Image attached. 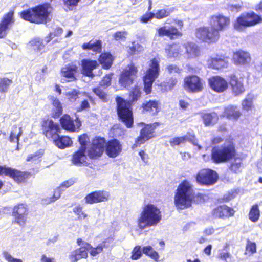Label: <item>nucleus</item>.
<instances>
[{
    "mask_svg": "<svg viewBox=\"0 0 262 262\" xmlns=\"http://www.w3.org/2000/svg\"><path fill=\"white\" fill-rule=\"evenodd\" d=\"M105 144L106 154L111 158L117 157L122 151V145L118 140L112 139L106 143L104 138L96 137L88 150V155L90 158H98L101 156Z\"/></svg>",
    "mask_w": 262,
    "mask_h": 262,
    "instance_id": "nucleus-1",
    "label": "nucleus"
},
{
    "mask_svg": "<svg viewBox=\"0 0 262 262\" xmlns=\"http://www.w3.org/2000/svg\"><path fill=\"white\" fill-rule=\"evenodd\" d=\"M162 220V214L159 208L152 204L145 205L138 219L139 228L144 229L146 228L156 226Z\"/></svg>",
    "mask_w": 262,
    "mask_h": 262,
    "instance_id": "nucleus-2",
    "label": "nucleus"
},
{
    "mask_svg": "<svg viewBox=\"0 0 262 262\" xmlns=\"http://www.w3.org/2000/svg\"><path fill=\"white\" fill-rule=\"evenodd\" d=\"M194 198L193 185L187 180L183 181L178 186L174 195L176 206L180 209L190 207Z\"/></svg>",
    "mask_w": 262,
    "mask_h": 262,
    "instance_id": "nucleus-3",
    "label": "nucleus"
},
{
    "mask_svg": "<svg viewBox=\"0 0 262 262\" xmlns=\"http://www.w3.org/2000/svg\"><path fill=\"white\" fill-rule=\"evenodd\" d=\"M51 11L50 5L45 3L24 11L21 16L26 20L36 24H43L46 23Z\"/></svg>",
    "mask_w": 262,
    "mask_h": 262,
    "instance_id": "nucleus-4",
    "label": "nucleus"
},
{
    "mask_svg": "<svg viewBox=\"0 0 262 262\" xmlns=\"http://www.w3.org/2000/svg\"><path fill=\"white\" fill-rule=\"evenodd\" d=\"M117 103V113L120 119L124 123L127 127L129 128L133 124V113L131 104L120 97L116 98Z\"/></svg>",
    "mask_w": 262,
    "mask_h": 262,
    "instance_id": "nucleus-5",
    "label": "nucleus"
},
{
    "mask_svg": "<svg viewBox=\"0 0 262 262\" xmlns=\"http://www.w3.org/2000/svg\"><path fill=\"white\" fill-rule=\"evenodd\" d=\"M262 23L261 16L254 12L242 13L236 18L234 28L238 31H243L247 27L254 26Z\"/></svg>",
    "mask_w": 262,
    "mask_h": 262,
    "instance_id": "nucleus-6",
    "label": "nucleus"
},
{
    "mask_svg": "<svg viewBox=\"0 0 262 262\" xmlns=\"http://www.w3.org/2000/svg\"><path fill=\"white\" fill-rule=\"evenodd\" d=\"M159 61L156 58L151 59L150 61L149 68L146 70L143 77L144 90L146 94L151 92L153 82L159 75L160 67Z\"/></svg>",
    "mask_w": 262,
    "mask_h": 262,
    "instance_id": "nucleus-7",
    "label": "nucleus"
},
{
    "mask_svg": "<svg viewBox=\"0 0 262 262\" xmlns=\"http://www.w3.org/2000/svg\"><path fill=\"white\" fill-rule=\"evenodd\" d=\"M234 153V148L231 144L214 147L212 149L211 160L216 163L225 162L231 159Z\"/></svg>",
    "mask_w": 262,
    "mask_h": 262,
    "instance_id": "nucleus-8",
    "label": "nucleus"
},
{
    "mask_svg": "<svg viewBox=\"0 0 262 262\" xmlns=\"http://www.w3.org/2000/svg\"><path fill=\"white\" fill-rule=\"evenodd\" d=\"M195 36L199 39L211 43L218 41L220 32L212 27H202L196 29Z\"/></svg>",
    "mask_w": 262,
    "mask_h": 262,
    "instance_id": "nucleus-9",
    "label": "nucleus"
},
{
    "mask_svg": "<svg viewBox=\"0 0 262 262\" xmlns=\"http://www.w3.org/2000/svg\"><path fill=\"white\" fill-rule=\"evenodd\" d=\"M77 244L80 248L72 251L68 256L70 262H77L82 258H86L88 256V252L91 248V245L81 239H78Z\"/></svg>",
    "mask_w": 262,
    "mask_h": 262,
    "instance_id": "nucleus-10",
    "label": "nucleus"
},
{
    "mask_svg": "<svg viewBox=\"0 0 262 262\" xmlns=\"http://www.w3.org/2000/svg\"><path fill=\"white\" fill-rule=\"evenodd\" d=\"M198 183L201 185H210L214 184L217 180L216 172L209 169L200 170L196 177Z\"/></svg>",
    "mask_w": 262,
    "mask_h": 262,
    "instance_id": "nucleus-11",
    "label": "nucleus"
},
{
    "mask_svg": "<svg viewBox=\"0 0 262 262\" xmlns=\"http://www.w3.org/2000/svg\"><path fill=\"white\" fill-rule=\"evenodd\" d=\"M137 68L133 64L128 65L123 70L119 78V82L123 87L130 85L136 76Z\"/></svg>",
    "mask_w": 262,
    "mask_h": 262,
    "instance_id": "nucleus-12",
    "label": "nucleus"
},
{
    "mask_svg": "<svg viewBox=\"0 0 262 262\" xmlns=\"http://www.w3.org/2000/svg\"><path fill=\"white\" fill-rule=\"evenodd\" d=\"M184 82V88L188 92L197 93L203 89V81L196 76L186 77Z\"/></svg>",
    "mask_w": 262,
    "mask_h": 262,
    "instance_id": "nucleus-13",
    "label": "nucleus"
},
{
    "mask_svg": "<svg viewBox=\"0 0 262 262\" xmlns=\"http://www.w3.org/2000/svg\"><path fill=\"white\" fill-rule=\"evenodd\" d=\"M230 18L223 15L219 14L213 15L210 20V25L220 32L225 30L229 26Z\"/></svg>",
    "mask_w": 262,
    "mask_h": 262,
    "instance_id": "nucleus-14",
    "label": "nucleus"
},
{
    "mask_svg": "<svg viewBox=\"0 0 262 262\" xmlns=\"http://www.w3.org/2000/svg\"><path fill=\"white\" fill-rule=\"evenodd\" d=\"M208 84L212 90L219 93L224 92L228 87L227 81L219 76H212L209 78L208 79Z\"/></svg>",
    "mask_w": 262,
    "mask_h": 262,
    "instance_id": "nucleus-15",
    "label": "nucleus"
},
{
    "mask_svg": "<svg viewBox=\"0 0 262 262\" xmlns=\"http://www.w3.org/2000/svg\"><path fill=\"white\" fill-rule=\"evenodd\" d=\"M13 215L16 223L20 226L24 225L27 219V206L24 204L15 206L13 208Z\"/></svg>",
    "mask_w": 262,
    "mask_h": 262,
    "instance_id": "nucleus-16",
    "label": "nucleus"
},
{
    "mask_svg": "<svg viewBox=\"0 0 262 262\" xmlns=\"http://www.w3.org/2000/svg\"><path fill=\"white\" fill-rule=\"evenodd\" d=\"M14 12L9 11L4 15L0 22V38H3L7 35V31L14 23Z\"/></svg>",
    "mask_w": 262,
    "mask_h": 262,
    "instance_id": "nucleus-17",
    "label": "nucleus"
},
{
    "mask_svg": "<svg viewBox=\"0 0 262 262\" xmlns=\"http://www.w3.org/2000/svg\"><path fill=\"white\" fill-rule=\"evenodd\" d=\"M109 198V192L106 191H96L88 194L84 200L86 203L93 204L107 201Z\"/></svg>",
    "mask_w": 262,
    "mask_h": 262,
    "instance_id": "nucleus-18",
    "label": "nucleus"
},
{
    "mask_svg": "<svg viewBox=\"0 0 262 262\" xmlns=\"http://www.w3.org/2000/svg\"><path fill=\"white\" fill-rule=\"evenodd\" d=\"M157 33L160 36H167L170 38L178 37L182 35L181 32L175 26H163L157 29Z\"/></svg>",
    "mask_w": 262,
    "mask_h": 262,
    "instance_id": "nucleus-19",
    "label": "nucleus"
},
{
    "mask_svg": "<svg viewBox=\"0 0 262 262\" xmlns=\"http://www.w3.org/2000/svg\"><path fill=\"white\" fill-rule=\"evenodd\" d=\"M235 211L233 209L225 205L219 206L212 210V214L215 218H227L233 216Z\"/></svg>",
    "mask_w": 262,
    "mask_h": 262,
    "instance_id": "nucleus-20",
    "label": "nucleus"
},
{
    "mask_svg": "<svg viewBox=\"0 0 262 262\" xmlns=\"http://www.w3.org/2000/svg\"><path fill=\"white\" fill-rule=\"evenodd\" d=\"M183 54L187 58L196 57L200 53L199 49L196 45L193 42H187L182 44Z\"/></svg>",
    "mask_w": 262,
    "mask_h": 262,
    "instance_id": "nucleus-21",
    "label": "nucleus"
},
{
    "mask_svg": "<svg viewBox=\"0 0 262 262\" xmlns=\"http://www.w3.org/2000/svg\"><path fill=\"white\" fill-rule=\"evenodd\" d=\"M154 125H146L141 130L140 135L138 137L136 141L137 145H140L144 143L146 141L154 137L153 133L155 128Z\"/></svg>",
    "mask_w": 262,
    "mask_h": 262,
    "instance_id": "nucleus-22",
    "label": "nucleus"
},
{
    "mask_svg": "<svg viewBox=\"0 0 262 262\" xmlns=\"http://www.w3.org/2000/svg\"><path fill=\"white\" fill-rule=\"evenodd\" d=\"M81 66L82 73L86 76L92 78L94 76L93 70L96 69L99 64L96 60L83 59L82 60Z\"/></svg>",
    "mask_w": 262,
    "mask_h": 262,
    "instance_id": "nucleus-23",
    "label": "nucleus"
},
{
    "mask_svg": "<svg viewBox=\"0 0 262 262\" xmlns=\"http://www.w3.org/2000/svg\"><path fill=\"white\" fill-rule=\"evenodd\" d=\"M3 174L10 176L18 183L23 181L25 178L22 172L6 166H0V175Z\"/></svg>",
    "mask_w": 262,
    "mask_h": 262,
    "instance_id": "nucleus-24",
    "label": "nucleus"
},
{
    "mask_svg": "<svg viewBox=\"0 0 262 262\" xmlns=\"http://www.w3.org/2000/svg\"><path fill=\"white\" fill-rule=\"evenodd\" d=\"M233 60L236 65H244L250 62L251 57L248 52L241 50L234 53Z\"/></svg>",
    "mask_w": 262,
    "mask_h": 262,
    "instance_id": "nucleus-25",
    "label": "nucleus"
},
{
    "mask_svg": "<svg viewBox=\"0 0 262 262\" xmlns=\"http://www.w3.org/2000/svg\"><path fill=\"white\" fill-rule=\"evenodd\" d=\"M230 84L235 95H238L245 91L243 80L239 79L235 75L230 76Z\"/></svg>",
    "mask_w": 262,
    "mask_h": 262,
    "instance_id": "nucleus-26",
    "label": "nucleus"
},
{
    "mask_svg": "<svg viewBox=\"0 0 262 262\" xmlns=\"http://www.w3.org/2000/svg\"><path fill=\"white\" fill-rule=\"evenodd\" d=\"M60 121L62 127L64 129L72 132L76 130V126L77 128H79L80 126V122L78 121H76V125H75L74 121L68 115L62 116L60 119Z\"/></svg>",
    "mask_w": 262,
    "mask_h": 262,
    "instance_id": "nucleus-27",
    "label": "nucleus"
},
{
    "mask_svg": "<svg viewBox=\"0 0 262 262\" xmlns=\"http://www.w3.org/2000/svg\"><path fill=\"white\" fill-rule=\"evenodd\" d=\"M60 129L59 125L51 120L45 122V134L49 138H54L60 132Z\"/></svg>",
    "mask_w": 262,
    "mask_h": 262,
    "instance_id": "nucleus-28",
    "label": "nucleus"
},
{
    "mask_svg": "<svg viewBox=\"0 0 262 262\" xmlns=\"http://www.w3.org/2000/svg\"><path fill=\"white\" fill-rule=\"evenodd\" d=\"M207 63L210 67L217 70L227 68L228 64L224 58L218 56L210 57L208 59Z\"/></svg>",
    "mask_w": 262,
    "mask_h": 262,
    "instance_id": "nucleus-29",
    "label": "nucleus"
},
{
    "mask_svg": "<svg viewBox=\"0 0 262 262\" xmlns=\"http://www.w3.org/2000/svg\"><path fill=\"white\" fill-rule=\"evenodd\" d=\"M240 110L235 105H228L225 108L223 116L228 119L237 120L241 116Z\"/></svg>",
    "mask_w": 262,
    "mask_h": 262,
    "instance_id": "nucleus-30",
    "label": "nucleus"
},
{
    "mask_svg": "<svg viewBox=\"0 0 262 262\" xmlns=\"http://www.w3.org/2000/svg\"><path fill=\"white\" fill-rule=\"evenodd\" d=\"M187 140L190 141L194 145L197 146L199 150L202 148V147L198 144L196 140L194 139L193 136L190 138H189L187 136L173 138L170 140L169 143L172 146H174L175 145H179L184 144Z\"/></svg>",
    "mask_w": 262,
    "mask_h": 262,
    "instance_id": "nucleus-31",
    "label": "nucleus"
},
{
    "mask_svg": "<svg viewBox=\"0 0 262 262\" xmlns=\"http://www.w3.org/2000/svg\"><path fill=\"white\" fill-rule=\"evenodd\" d=\"M165 52L167 56L169 58L178 57L183 53L182 50V44L173 43L168 45L165 48Z\"/></svg>",
    "mask_w": 262,
    "mask_h": 262,
    "instance_id": "nucleus-32",
    "label": "nucleus"
},
{
    "mask_svg": "<svg viewBox=\"0 0 262 262\" xmlns=\"http://www.w3.org/2000/svg\"><path fill=\"white\" fill-rule=\"evenodd\" d=\"M85 150L84 146L80 147L79 150L73 154L72 162L74 165H81L86 162Z\"/></svg>",
    "mask_w": 262,
    "mask_h": 262,
    "instance_id": "nucleus-33",
    "label": "nucleus"
},
{
    "mask_svg": "<svg viewBox=\"0 0 262 262\" xmlns=\"http://www.w3.org/2000/svg\"><path fill=\"white\" fill-rule=\"evenodd\" d=\"M55 144L59 148L63 149L67 147L70 146L72 144L71 139L68 136H61L57 135L54 138Z\"/></svg>",
    "mask_w": 262,
    "mask_h": 262,
    "instance_id": "nucleus-34",
    "label": "nucleus"
},
{
    "mask_svg": "<svg viewBox=\"0 0 262 262\" xmlns=\"http://www.w3.org/2000/svg\"><path fill=\"white\" fill-rule=\"evenodd\" d=\"M144 111L148 112L154 115L159 112V103L156 100H149L142 104Z\"/></svg>",
    "mask_w": 262,
    "mask_h": 262,
    "instance_id": "nucleus-35",
    "label": "nucleus"
},
{
    "mask_svg": "<svg viewBox=\"0 0 262 262\" xmlns=\"http://www.w3.org/2000/svg\"><path fill=\"white\" fill-rule=\"evenodd\" d=\"M82 48L85 50H92L95 52H100L101 51V42L100 40H91L89 42L82 45Z\"/></svg>",
    "mask_w": 262,
    "mask_h": 262,
    "instance_id": "nucleus-36",
    "label": "nucleus"
},
{
    "mask_svg": "<svg viewBox=\"0 0 262 262\" xmlns=\"http://www.w3.org/2000/svg\"><path fill=\"white\" fill-rule=\"evenodd\" d=\"M99 61L103 68L108 69L112 64V56L108 53H102L100 56Z\"/></svg>",
    "mask_w": 262,
    "mask_h": 262,
    "instance_id": "nucleus-37",
    "label": "nucleus"
},
{
    "mask_svg": "<svg viewBox=\"0 0 262 262\" xmlns=\"http://www.w3.org/2000/svg\"><path fill=\"white\" fill-rule=\"evenodd\" d=\"M77 67L74 64L66 66L61 69V74L67 78H74V74L77 72Z\"/></svg>",
    "mask_w": 262,
    "mask_h": 262,
    "instance_id": "nucleus-38",
    "label": "nucleus"
},
{
    "mask_svg": "<svg viewBox=\"0 0 262 262\" xmlns=\"http://www.w3.org/2000/svg\"><path fill=\"white\" fill-rule=\"evenodd\" d=\"M202 117L206 126L214 125L218 120V116L215 113L205 114Z\"/></svg>",
    "mask_w": 262,
    "mask_h": 262,
    "instance_id": "nucleus-39",
    "label": "nucleus"
},
{
    "mask_svg": "<svg viewBox=\"0 0 262 262\" xmlns=\"http://www.w3.org/2000/svg\"><path fill=\"white\" fill-rule=\"evenodd\" d=\"M110 241H112V238H108L105 239L102 243L100 244L97 247L93 248L91 246V248L90 249V250L88 251L90 253V254L93 256H96L98 254L101 252L103 250V248H107L108 247V245H106V243L109 242Z\"/></svg>",
    "mask_w": 262,
    "mask_h": 262,
    "instance_id": "nucleus-40",
    "label": "nucleus"
},
{
    "mask_svg": "<svg viewBox=\"0 0 262 262\" xmlns=\"http://www.w3.org/2000/svg\"><path fill=\"white\" fill-rule=\"evenodd\" d=\"M22 134V129L21 127H17L14 125L12 127L11 132L9 140L11 142H18L19 138Z\"/></svg>",
    "mask_w": 262,
    "mask_h": 262,
    "instance_id": "nucleus-41",
    "label": "nucleus"
},
{
    "mask_svg": "<svg viewBox=\"0 0 262 262\" xmlns=\"http://www.w3.org/2000/svg\"><path fill=\"white\" fill-rule=\"evenodd\" d=\"M142 252L145 255L149 256L156 261H159L158 253L150 246H145L142 249Z\"/></svg>",
    "mask_w": 262,
    "mask_h": 262,
    "instance_id": "nucleus-42",
    "label": "nucleus"
},
{
    "mask_svg": "<svg viewBox=\"0 0 262 262\" xmlns=\"http://www.w3.org/2000/svg\"><path fill=\"white\" fill-rule=\"evenodd\" d=\"M260 216V211L257 205H253L249 214V219L253 222H256Z\"/></svg>",
    "mask_w": 262,
    "mask_h": 262,
    "instance_id": "nucleus-43",
    "label": "nucleus"
},
{
    "mask_svg": "<svg viewBox=\"0 0 262 262\" xmlns=\"http://www.w3.org/2000/svg\"><path fill=\"white\" fill-rule=\"evenodd\" d=\"M52 104L53 105L55 109L54 110V114H53L54 117H58L62 113V107L61 103L56 98L52 97Z\"/></svg>",
    "mask_w": 262,
    "mask_h": 262,
    "instance_id": "nucleus-44",
    "label": "nucleus"
},
{
    "mask_svg": "<svg viewBox=\"0 0 262 262\" xmlns=\"http://www.w3.org/2000/svg\"><path fill=\"white\" fill-rule=\"evenodd\" d=\"M173 8H168L158 10L154 13V17L158 19L168 16L173 11Z\"/></svg>",
    "mask_w": 262,
    "mask_h": 262,
    "instance_id": "nucleus-45",
    "label": "nucleus"
},
{
    "mask_svg": "<svg viewBox=\"0 0 262 262\" xmlns=\"http://www.w3.org/2000/svg\"><path fill=\"white\" fill-rule=\"evenodd\" d=\"M12 83V79L6 77H0V92L6 93Z\"/></svg>",
    "mask_w": 262,
    "mask_h": 262,
    "instance_id": "nucleus-46",
    "label": "nucleus"
},
{
    "mask_svg": "<svg viewBox=\"0 0 262 262\" xmlns=\"http://www.w3.org/2000/svg\"><path fill=\"white\" fill-rule=\"evenodd\" d=\"M30 46L33 50L36 51H40L44 48V44L39 38H35L29 42Z\"/></svg>",
    "mask_w": 262,
    "mask_h": 262,
    "instance_id": "nucleus-47",
    "label": "nucleus"
},
{
    "mask_svg": "<svg viewBox=\"0 0 262 262\" xmlns=\"http://www.w3.org/2000/svg\"><path fill=\"white\" fill-rule=\"evenodd\" d=\"M256 252V245L255 243L247 240L245 254L248 255H252Z\"/></svg>",
    "mask_w": 262,
    "mask_h": 262,
    "instance_id": "nucleus-48",
    "label": "nucleus"
},
{
    "mask_svg": "<svg viewBox=\"0 0 262 262\" xmlns=\"http://www.w3.org/2000/svg\"><path fill=\"white\" fill-rule=\"evenodd\" d=\"M73 211L78 216V219L79 220L85 219L88 216V214L83 211L82 207L80 205L75 206L73 209Z\"/></svg>",
    "mask_w": 262,
    "mask_h": 262,
    "instance_id": "nucleus-49",
    "label": "nucleus"
},
{
    "mask_svg": "<svg viewBox=\"0 0 262 262\" xmlns=\"http://www.w3.org/2000/svg\"><path fill=\"white\" fill-rule=\"evenodd\" d=\"M252 97L248 95L242 102V107L245 110L248 111L250 110L253 105Z\"/></svg>",
    "mask_w": 262,
    "mask_h": 262,
    "instance_id": "nucleus-50",
    "label": "nucleus"
},
{
    "mask_svg": "<svg viewBox=\"0 0 262 262\" xmlns=\"http://www.w3.org/2000/svg\"><path fill=\"white\" fill-rule=\"evenodd\" d=\"M80 94L79 91L77 90H73L67 92L66 94V96L71 102L75 101L79 95Z\"/></svg>",
    "mask_w": 262,
    "mask_h": 262,
    "instance_id": "nucleus-51",
    "label": "nucleus"
},
{
    "mask_svg": "<svg viewBox=\"0 0 262 262\" xmlns=\"http://www.w3.org/2000/svg\"><path fill=\"white\" fill-rule=\"evenodd\" d=\"M141 255L142 250L141 247L139 246H136L132 251V258L134 260H137L139 259Z\"/></svg>",
    "mask_w": 262,
    "mask_h": 262,
    "instance_id": "nucleus-52",
    "label": "nucleus"
},
{
    "mask_svg": "<svg viewBox=\"0 0 262 262\" xmlns=\"http://www.w3.org/2000/svg\"><path fill=\"white\" fill-rule=\"evenodd\" d=\"M141 91L140 89L137 87L133 89L130 93V96L132 97V100L133 101H137L138 98L140 97Z\"/></svg>",
    "mask_w": 262,
    "mask_h": 262,
    "instance_id": "nucleus-53",
    "label": "nucleus"
},
{
    "mask_svg": "<svg viewBox=\"0 0 262 262\" xmlns=\"http://www.w3.org/2000/svg\"><path fill=\"white\" fill-rule=\"evenodd\" d=\"M3 255L5 259L8 262H23L20 259L14 258L9 252L4 251Z\"/></svg>",
    "mask_w": 262,
    "mask_h": 262,
    "instance_id": "nucleus-54",
    "label": "nucleus"
},
{
    "mask_svg": "<svg viewBox=\"0 0 262 262\" xmlns=\"http://www.w3.org/2000/svg\"><path fill=\"white\" fill-rule=\"evenodd\" d=\"M242 167L241 161V160H236L234 162H233L230 167V169L232 171H234L235 173L238 172L239 171L240 168Z\"/></svg>",
    "mask_w": 262,
    "mask_h": 262,
    "instance_id": "nucleus-55",
    "label": "nucleus"
},
{
    "mask_svg": "<svg viewBox=\"0 0 262 262\" xmlns=\"http://www.w3.org/2000/svg\"><path fill=\"white\" fill-rule=\"evenodd\" d=\"M127 35L126 31H118L114 34V37L116 40H123Z\"/></svg>",
    "mask_w": 262,
    "mask_h": 262,
    "instance_id": "nucleus-56",
    "label": "nucleus"
},
{
    "mask_svg": "<svg viewBox=\"0 0 262 262\" xmlns=\"http://www.w3.org/2000/svg\"><path fill=\"white\" fill-rule=\"evenodd\" d=\"M42 154L43 152L42 151H38L34 154H30L28 156L27 161H36L41 157Z\"/></svg>",
    "mask_w": 262,
    "mask_h": 262,
    "instance_id": "nucleus-57",
    "label": "nucleus"
},
{
    "mask_svg": "<svg viewBox=\"0 0 262 262\" xmlns=\"http://www.w3.org/2000/svg\"><path fill=\"white\" fill-rule=\"evenodd\" d=\"M154 17V13L149 12L145 14L144 15H143L140 20L141 21L144 23H146L149 20H150L152 18H153Z\"/></svg>",
    "mask_w": 262,
    "mask_h": 262,
    "instance_id": "nucleus-58",
    "label": "nucleus"
},
{
    "mask_svg": "<svg viewBox=\"0 0 262 262\" xmlns=\"http://www.w3.org/2000/svg\"><path fill=\"white\" fill-rule=\"evenodd\" d=\"M140 48L141 47L139 45L133 44L131 47L128 48V52L130 54L134 55L136 53V52H139L140 51Z\"/></svg>",
    "mask_w": 262,
    "mask_h": 262,
    "instance_id": "nucleus-59",
    "label": "nucleus"
},
{
    "mask_svg": "<svg viewBox=\"0 0 262 262\" xmlns=\"http://www.w3.org/2000/svg\"><path fill=\"white\" fill-rule=\"evenodd\" d=\"M89 140V138L86 134H83L79 137V142L81 144L80 147L84 146L86 148V143Z\"/></svg>",
    "mask_w": 262,
    "mask_h": 262,
    "instance_id": "nucleus-60",
    "label": "nucleus"
},
{
    "mask_svg": "<svg viewBox=\"0 0 262 262\" xmlns=\"http://www.w3.org/2000/svg\"><path fill=\"white\" fill-rule=\"evenodd\" d=\"M112 79V75L108 74L104 76L103 79L100 82V85L104 86H107L111 83V80Z\"/></svg>",
    "mask_w": 262,
    "mask_h": 262,
    "instance_id": "nucleus-61",
    "label": "nucleus"
},
{
    "mask_svg": "<svg viewBox=\"0 0 262 262\" xmlns=\"http://www.w3.org/2000/svg\"><path fill=\"white\" fill-rule=\"evenodd\" d=\"M60 196V190L59 187L55 190L53 197L50 198L49 199V200L47 202V203H50L55 201L57 199L59 198Z\"/></svg>",
    "mask_w": 262,
    "mask_h": 262,
    "instance_id": "nucleus-62",
    "label": "nucleus"
},
{
    "mask_svg": "<svg viewBox=\"0 0 262 262\" xmlns=\"http://www.w3.org/2000/svg\"><path fill=\"white\" fill-rule=\"evenodd\" d=\"M93 91L100 99L104 100L106 98V93L100 88L94 89Z\"/></svg>",
    "mask_w": 262,
    "mask_h": 262,
    "instance_id": "nucleus-63",
    "label": "nucleus"
},
{
    "mask_svg": "<svg viewBox=\"0 0 262 262\" xmlns=\"http://www.w3.org/2000/svg\"><path fill=\"white\" fill-rule=\"evenodd\" d=\"M167 69L168 72L170 74H179L181 72V69L177 66L173 64L169 65L168 66Z\"/></svg>",
    "mask_w": 262,
    "mask_h": 262,
    "instance_id": "nucleus-64",
    "label": "nucleus"
}]
</instances>
